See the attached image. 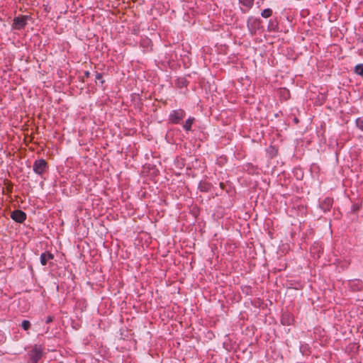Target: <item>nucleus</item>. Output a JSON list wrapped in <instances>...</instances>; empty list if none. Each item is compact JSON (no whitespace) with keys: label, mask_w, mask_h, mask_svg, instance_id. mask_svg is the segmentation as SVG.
I'll return each instance as SVG.
<instances>
[{"label":"nucleus","mask_w":363,"mask_h":363,"mask_svg":"<svg viewBox=\"0 0 363 363\" xmlns=\"http://www.w3.org/2000/svg\"><path fill=\"white\" fill-rule=\"evenodd\" d=\"M43 347L41 345H35L28 352V356L31 363H38L43 356Z\"/></svg>","instance_id":"nucleus-1"},{"label":"nucleus","mask_w":363,"mask_h":363,"mask_svg":"<svg viewBox=\"0 0 363 363\" xmlns=\"http://www.w3.org/2000/svg\"><path fill=\"white\" fill-rule=\"evenodd\" d=\"M48 163L43 158L36 160L33 164V172L40 177H43V175L48 170Z\"/></svg>","instance_id":"nucleus-2"},{"label":"nucleus","mask_w":363,"mask_h":363,"mask_svg":"<svg viewBox=\"0 0 363 363\" xmlns=\"http://www.w3.org/2000/svg\"><path fill=\"white\" fill-rule=\"evenodd\" d=\"M186 112L182 109L173 110L169 115V123L172 124H179L185 118Z\"/></svg>","instance_id":"nucleus-3"},{"label":"nucleus","mask_w":363,"mask_h":363,"mask_svg":"<svg viewBox=\"0 0 363 363\" xmlns=\"http://www.w3.org/2000/svg\"><path fill=\"white\" fill-rule=\"evenodd\" d=\"M262 20L260 18H255L254 16H250L247 21L248 30L252 35L256 33V32L260 28Z\"/></svg>","instance_id":"nucleus-4"},{"label":"nucleus","mask_w":363,"mask_h":363,"mask_svg":"<svg viewBox=\"0 0 363 363\" xmlns=\"http://www.w3.org/2000/svg\"><path fill=\"white\" fill-rule=\"evenodd\" d=\"M28 16H21L15 17L13 21L12 28L16 30L23 29L27 24Z\"/></svg>","instance_id":"nucleus-5"},{"label":"nucleus","mask_w":363,"mask_h":363,"mask_svg":"<svg viewBox=\"0 0 363 363\" xmlns=\"http://www.w3.org/2000/svg\"><path fill=\"white\" fill-rule=\"evenodd\" d=\"M11 218L16 222L22 223L26 219V213L21 210H14Z\"/></svg>","instance_id":"nucleus-6"},{"label":"nucleus","mask_w":363,"mask_h":363,"mask_svg":"<svg viewBox=\"0 0 363 363\" xmlns=\"http://www.w3.org/2000/svg\"><path fill=\"white\" fill-rule=\"evenodd\" d=\"M294 321V315L289 312H284L282 313L281 323L284 325H291Z\"/></svg>","instance_id":"nucleus-7"},{"label":"nucleus","mask_w":363,"mask_h":363,"mask_svg":"<svg viewBox=\"0 0 363 363\" xmlns=\"http://www.w3.org/2000/svg\"><path fill=\"white\" fill-rule=\"evenodd\" d=\"M333 200L331 198L327 197L320 203V208L324 211L328 212L332 208Z\"/></svg>","instance_id":"nucleus-8"},{"label":"nucleus","mask_w":363,"mask_h":363,"mask_svg":"<svg viewBox=\"0 0 363 363\" xmlns=\"http://www.w3.org/2000/svg\"><path fill=\"white\" fill-rule=\"evenodd\" d=\"M267 30L269 32H278L279 23L277 18L270 19L268 23Z\"/></svg>","instance_id":"nucleus-9"},{"label":"nucleus","mask_w":363,"mask_h":363,"mask_svg":"<svg viewBox=\"0 0 363 363\" xmlns=\"http://www.w3.org/2000/svg\"><path fill=\"white\" fill-rule=\"evenodd\" d=\"M212 184L206 181H201L199 184V189L201 192H208L212 188Z\"/></svg>","instance_id":"nucleus-10"},{"label":"nucleus","mask_w":363,"mask_h":363,"mask_svg":"<svg viewBox=\"0 0 363 363\" xmlns=\"http://www.w3.org/2000/svg\"><path fill=\"white\" fill-rule=\"evenodd\" d=\"M54 259V255H53V254H52L49 252H45L40 255V263L43 266L47 264V262L49 259Z\"/></svg>","instance_id":"nucleus-11"},{"label":"nucleus","mask_w":363,"mask_h":363,"mask_svg":"<svg viewBox=\"0 0 363 363\" xmlns=\"http://www.w3.org/2000/svg\"><path fill=\"white\" fill-rule=\"evenodd\" d=\"M239 4H242L243 6L246 7L247 9H241L242 13H246L248 10L251 9L253 7L255 0H238Z\"/></svg>","instance_id":"nucleus-12"},{"label":"nucleus","mask_w":363,"mask_h":363,"mask_svg":"<svg viewBox=\"0 0 363 363\" xmlns=\"http://www.w3.org/2000/svg\"><path fill=\"white\" fill-rule=\"evenodd\" d=\"M188 84V81L185 77H179L175 80V85L178 88L186 87Z\"/></svg>","instance_id":"nucleus-13"},{"label":"nucleus","mask_w":363,"mask_h":363,"mask_svg":"<svg viewBox=\"0 0 363 363\" xmlns=\"http://www.w3.org/2000/svg\"><path fill=\"white\" fill-rule=\"evenodd\" d=\"M195 121V118L194 117H189L187 118L185 121V123L183 124V128L186 131H190L191 130V126Z\"/></svg>","instance_id":"nucleus-14"},{"label":"nucleus","mask_w":363,"mask_h":363,"mask_svg":"<svg viewBox=\"0 0 363 363\" xmlns=\"http://www.w3.org/2000/svg\"><path fill=\"white\" fill-rule=\"evenodd\" d=\"M350 285L353 291H359L363 287V283L359 280L353 281Z\"/></svg>","instance_id":"nucleus-15"},{"label":"nucleus","mask_w":363,"mask_h":363,"mask_svg":"<svg viewBox=\"0 0 363 363\" xmlns=\"http://www.w3.org/2000/svg\"><path fill=\"white\" fill-rule=\"evenodd\" d=\"M273 13V11L271 9H266L263 10L261 13L262 17L264 18H269Z\"/></svg>","instance_id":"nucleus-16"},{"label":"nucleus","mask_w":363,"mask_h":363,"mask_svg":"<svg viewBox=\"0 0 363 363\" xmlns=\"http://www.w3.org/2000/svg\"><path fill=\"white\" fill-rule=\"evenodd\" d=\"M354 72L357 74L363 77V64L357 65L354 67Z\"/></svg>","instance_id":"nucleus-17"},{"label":"nucleus","mask_w":363,"mask_h":363,"mask_svg":"<svg viewBox=\"0 0 363 363\" xmlns=\"http://www.w3.org/2000/svg\"><path fill=\"white\" fill-rule=\"evenodd\" d=\"M21 328L25 330H28L30 329L31 324L30 322L28 320H23L21 324Z\"/></svg>","instance_id":"nucleus-18"},{"label":"nucleus","mask_w":363,"mask_h":363,"mask_svg":"<svg viewBox=\"0 0 363 363\" xmlns=\"http://www.w3.org/2000/svg\"><path fill=\"white\" fill-rule=\"evenodd\" d=\"M356 126L363 131V118H357L355 121Z\"/></svg>","instance_id":"nucleus-19"},{"label":"nucleus","mask_w":363,"mask_h":363,"mask_svg":"<svg viewBox=\"0 0 363 363\" xmlns=\"http://www.w3.org/2000/svg\"><path fill=\"white\" fill-rule=\"evenodd\" d=\"M97 81H99L101 84L104 83V80L103 79V74H101V73H96V82H97Z\"/></svg>","instance_id":"nucleus-20"},{"label":"nucleus","mask_w":363,"mask_h":363,"mask_svg":"<svg viewBox=\"0 0 363 363\" xmlns=\"http://www.w3.org/2000/svg\"><path fill=\"white\" fill-rule=\"evenodd\" d=\"M54 320V317L52 315H48L46 319H45V323L47 324H49L50 323H52Z\"/></svg>","instance_id":"nucleus-21"},{"label":"nucleus","mask_w":363,"mask_h":363,"mask_svg":"<svg viewBox=\"0 0 363 363\" xmlns=\"http://www.w3.org/2000/svg\"><path fill=\"white\" fill-rule=\"evenodd\" d=\"M359 209V206L357 204H354L352 206V211L353 212H356Z\"/></svg>","instance_id":"nucleus-22"},{"label":"nucleus","mask_w":363,"mask_h":363,"mask_svg":"<svg viewBox=\"0 0 363 363\" xmlns=\"http://www.w3.org/2000/svg\"><path fill=\"white\" fill-rule=\"evenodd\" d=\"M84 74V77L89 78L90 77L91 74H90L89 71H85Z\"/></svg>","instance_id":"nucleus-23"},{"label":"nucleus","mask_w":363,"mask_h":363,"mask_svg":"<svg viewBox=\"0 0 363 363\" xmlns=\"http://www.w3.org/2000/svg\"><path fill=\"white\" fill-rule=\"evenodd\" d=\"M219 185L222 190H225V184L223 182H220Z\"/></svg>","instance_id":"nucleus-24"},{"label":"nucleus","mask_w":363,"mask_h":363,"mask_svg":"<svg viewBox=\"0 0 363 363\" xmlns=\"http://www.w3.org/2000/svg\"><path fill=\"white\" fill-rule=\"evenodd\" d=\"M316 247L315 246H313L311 248V252L313 253L314 252H313V250H315Z\"/></svg>","instance_id":"nucleus-25"},{"label":"nucleus","mask_w":363,"mask_h":363,"mask_svg":"<svg viewBox=\"0 0 363 363\" xmlns=\"http://www.w3.org/2000/svg\"><path fill=\"white\" fill-rule=\"evenodd\" d=\"M294 121L298 122V119H297V118H295V119H294Z\"/></svg>","instance_id":"nucleus-26"}]
</instances>
